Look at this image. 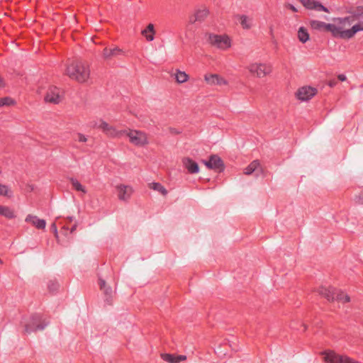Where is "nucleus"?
<instances>
[{
	"label": "nucleus",
	"mask_w": 363,
	"mask_h": 363,
	"mask_svg": "<svg viewBox=\"0 0 363 363\" xmlns=\"http://www.w3.org/2000/svg\"><path fill=\"white\" fill-rule=\"evenodd\" d=\"M40 314L35 313L29 318H23L21 324L24 327L26 333L30 334L37 330H43L48 325Z\"/></svg>",
	"instance_id": "obj_1"
},
{
	"label": "nucleus",
	"mask_w": 363,
	"mask_h": 363,
	"mask_svg": "<svg viewBox=\"0 0 363 363\" xmlns=\"http://www.w3.org/2000/svg\"><path fill=\"white\" fill-rule=\"evenodd\" d=\"M67 74L79 82H84L89 77V69L82 62H74L67 66Z\"/></svg>",
	"instance_id": "obj_2"
},
{
	"label": "nucleus",
	"mask_w": 363,
	"mask_h": 363,
	"mask_svg": "<svg viewBox=\"0 0 363 363\" xmlns=\"http://www.w3.org/2000/svg\"><path fill=\"white\" fill-rule=\"evenodd\" d=\"M318 293L329 301H337L342 303H347L350 301V298L347 294L336 290L333 286L326 287L321 286L318 289Z\"/></svg>",
	"instance_id": "obj_3"
},
{
	"label": "nucleus",
	"mask_w": 363,
	"mask_h": 363,
	"mask_svg": "<svg viewBox=\"0 0 363 363\" xmlns=\"http://www.w3.org/2000/svg\"><path fill=\"white\" fill-rule=\"evenodd\" d=\"M93 128H97L102 130V132L111 138H121L126 133V130H118L115 127L109 125L106 121H101L99 123L97 122H92L91 125Z\"/></svg>",
	"instance_id": "obj_4"
},
{
	"label": "nucleus",
	"mask_w": 363,
	"mask_h": 363,
	"mask_svg": "<svg viewBox=\"0 0 363 363\" xmlns=\"http://www.w3.org/2000/svg\"><path fill=\"white\" fill-rule=\"evenodd\" d=\"M323 355L326 363H360L347 356L339 355L330 350L324 352Z\"/></svg>",
	"instance_id": "obj_5"
},
{
	"label": "nucleus",
	"mask_w": 363,
	"mask_h": 363,
	"mask_svg": "<svg viewBox=\"0 0 363 363\" xmlns=\"http://www.w3.org/2000/svg\"><path fill=\"white\" fill-rule=\"evenodd\" d=\"M123 136L128 137L130 143L137 146H143L148 143L146 134L140 130H126Z\"/></svg>",
	"instance_id": "obj_6"
},
{
	"label": "nucleus",
	"mask_w": 363,
	"mask_h": 363,
	"mask_svg": "<svg viewBox=\"0 0 363 363\" xmlns=\"http://www.w3.org/2000/svg\"><path fill=\"white\" fill-rule=\"evenodd\" d=\"M249 71L257 77H264L272 72V67L269 64L253 63L248 67Z\"/></svg>",
	"instance_id": "obj_7"
},
{
	"label": "nucleus",
	"mask_w": 363,
	"mask_h": 363,
	"mask_svg": "<svg viewBox=\"0 0 363 363\" xmlns=\"http://www.w3.org/2000/svg\"><path fill=\"white\" fill-rule=\"evenodd\" d=\"M209 43L220 49H226L230 46V40L227 36L210 34Z\"/></svg>",
	"instance_id": "obj_8"
},
{
	"label": "nucleus",
	"mask_w": 363,
	"mask_h": 363,
	"mask_svg": "<svg viewBox=\"0 0 363 363\" xmlns=\"http://www.w3.org/2000/svg\"><path fill=\"white\" fill-rule=\"evenodd\" d=\"M202 162L210 169L223 170L224 164L221 158L217 155L210 156L208 160H202Z\"/></svg>",
	"instance_id": "obj_9"
},
{
	"label": "nucleus",
	"mask_w": 363,
	"mask_h": 363,
	"mask_svg": "<svg viewBox=\"0 0 363 363\" xmlns=\"http://www.w3.org/2000/svg\"><path fill=\"white\" fill-rule=\"evenodd\" d=\"M302 5L307 9L315 10L317 11H324L329 13L327 7L315 0H298Z\"/></svg>",
	"instance_id": "obj_10"
},
{
	"label": "nucleus",
	"mask_w": 363,
	"mask_h": 363,
	"mask_svg": "<svg viewBox=\"0 0 363 363\" xmlns=\"http://www.w3.org/2000/svg\"><path fill=\"white\" fill-rule=\"evenodd\" d=\"M315 89L312 88L311 86H303L298 90L296 93V96L299 100L302 101H306L311 99L313 96H315Z\"/></svg>",
	"instance_id": "obj_11"
},
{
	"label": "nucleus",
	"mask_w": 363,
	"mask_h": 363,
	"mask_svg": "<svg viewBox=\"0 0 363 363\" xmlns=\"http://www.w3.org/2000/svg\"><path fill=\"white\" fill-rule=\"evenodd\" d=\"M45 100L46 102L57 104L60 101V90L56 86H51L49 88L45 96Z\"/></svg>",
	"instance_id": "obj_12"
},
{
	"label": "nucleus",
	"mask_w": 363,
	"mask_h": 363,
	"mask_svg": "<svg viewBox=\"0 0 363 363\" xmlns=\"http://www.w3.org/2000/svg\"><path fill=\"white\" fill-rule=\"evenodd\" d=\"M118 199L121 201H127L130 199L133 189L128 185L120 184L116 186Z\"/></svg>",
	"instance_id": "obj_13"
},
{
	"label": "nucleus",
	"mask_w": 363,
	"mask_h": 363,
	"mask_svg": "<svg viewBox=\"0 0 363 363\" xmlns=\"http://www.w3.org/2000/svg\"><path fill=\"white\" fill-rule=\"evenodd\" d=\"M183 164L184 167L188 170V172L191 174H196L199 173V164L189 157H186L183 159Z\"/></svg>",
	"instance_id": "obj_14"
},
{
	"label": "nucleus",
	"mask_w": 363,
	"mask_h": 363,
	"mask_svg": "<svg viewBox=\"0 0 363 363\" xmlns=\"http://www.w3.org/2000/svg\"><path fill=\"white\" fill-rule=\"evenodd\" d=\"M26 222L31 223L38 229H44L46 222L44 219H40L36 216L28 215L25 219Z\"/></svg>",
	"instance_id": "obj_15"
},
{
	"label": "nucleus",
	"mask_w": 363,
	"mask_h": 363,
	"mask_svg": "<svg viewBox=\"0 0 363 363\" xmlns=\"http://www.w3.org/2000/svg\"><path fill=\"white\" fill-rule=\"evenodd\" d=\"M206 82L211 84L224 85L227 84V82L223 78L220 77L218 74H206L204 77Z\"/></svg>",
	"instance_id": "obj_16"
},
{
	"label": "nucleus",
	"mask_w": 363,
	"mask_h": 363,
	"mask_svg": "<svg viewBox=\"0 0 363 363\" xmlns=\"http://www.w3.org/2000/svg\"><path fill=\"white\" fill-rule=\"evenodd\" d=\"M123 54V50L118 47L113 48H104L103 51V56L105 59H111L112 57H117Z\"/></svg>",
	"instance_id": "obj_17"
},
{
	"label": "nucleus",
	"mask_w": 363,
	"mask_h": 363,
	"mask_svg": "<svg viewBox=\"0 0 363 363\" xmlns=\"http://www.w3.org/2000/svg\"><path fill=\"white\" fill-rule=\"evenodd\" d=\"M236 19L243 29H250L253 26V18L246 15H237Z\"/></svg>",
	"instance_id": "obj_18"
},
{
	"label": "nucleus",
	"mask_w": 363,
	"mask_h": 363,
	"mask_svg": "<svg viewBox=\"0 0 363 363\" xmlns=\"http://www.w3.org/2000/svg\"><path fill=\"white\" fill-rule=\"evenodd\" d=\"M309 24L311 28L313 30L318 31H326L327 26L328 23L318 20H311L309 21Z\"/></svg>",
	"instance_id": "obj_19"
},
{
	"label": "nucleus",
	"mask_w": 363,
	"mask_h": 363,
	"mask_svg": "<svg viewBox=\"0 0 363 363\" xmlns=\"http://www.w3.org/2000/svg\"><path fill=\"white\" fill-rule=\"evenodd\" d=\"M142 35L149 42L152 41L155 38V28L152 23L148 24L147 28L142 31Z\"/></svg>",
	"instance_id": "obj_20"
},
{
	"label": "nucleus",
	"mask_w": 363,
	"mask_h": 363,
	"mask_svg": "<svg viewBox=\"0 0 363 363\" xmlns=\"http://www.w3.org/2000/svg\"><path fill=\"white\" fill-rule=\"evenodd\" d=\"M103 294L104 295V303L105 305L111 306L112 304L113 301V290L111 286H106L104 288Z\"/></svg>",
	"instance_id": "obj_21"
},
{
	"label": "nucleus",
	"mask_w": 363,
	"mask_h": 363,
	"mask_svg": "<svg viewBox=\"0 0 363 363\" xmlns=\"http://www.w3.org/2000/svg\"><path fill=\"white\" fill-rule=\"evenodd\" d=\"M208 15V11L206 9L198 10L194 16V19H191V23L196 21H203Z\"/></svg>",
	"instance_id": "obj_22"
},
{
	"label": "nucleus",
	"mask_w": 363,
	"mask_h": 363,
	"mask_svg": "<svg viewBox=\"0 0 363 363\" xmlns=\"http://www.w3.org/2000/svg\"><path fill=\"white\" fill-rule=\"evenodd\" d=\"M347 12L355 19L363 18V6L350 9Z\"/></svg>",
	"instance_id": "obj_23"
},
{
	"label": "nucleus",
	"mask_w": 363,
	"mask_h": 363,
	"mask_svg": "<svg viewBox=\"0 0 363 363\" xmlns=\"http://www.w3.org/2000/svg\"><path fill=\"white\" fill-rule=\"evenodd\" d=\"M332 33L335 38H341L342 28L333 23H328L327 26V30Z\"/></svg>",
	"instance_id": "obj_24"
},
{
	"label": "nucleus",
	"mask_w": 363,
	"mask_h": 363,
	"mask_svg": "<svg viewBox=\"0 0 363 363\" xmlns=\"http://www.w3.org/2000/svg\"><path fill=\"white\" fill-rule=\"evenodd\" d=\"M309 33L305 27L301 26L299 28L298 30V38L301 43H306L309 40Z\"/></svg>",
	"instance_id": "obj_25"
},
{
	"label": "nucleus",
	"mask_w": 363,
	"mask_h": 363,
	"mask_svg": "<svg viewBox=\"0 0 363 363\" xmlns=\"http://www.w3.org/2000/svg\"><path fill=\"white\" fill-rule=\"evenodd\" d=\"M259 167L260 165L258 160H254L245 169L244 173L247 175H250L253 172H257Z\"/></svg>",
	"instance_id": "obj_26"
},
{
	"label": "nucleus",
	"mask_w": 363,
	"mask_h": 363,
	"mask_svg": "<svg viewBox=\"0 0 363 363\" xmlns=\"http://www.w3.org/2000/svg\"><path fill=\"white\" fill-rule=\"evenodd\" d=\"M358 28L355 27L354 25L351 28L347 30H342L341 32V38L343 39H350L352 38L357 33V30Z\"/></svg>",
	"instance_id": "obj_27"
},
{
	"label": "nucleus",
	"mask_w": 363,
	"mask_h": 363,
	"mask_svg": "<svg viewBox=\"0 0 363 363\" xmlns=\"http://www.w3.org/2000/svg\"><path fill=\"white\" fill-rule=\"evenodd\" d=\"M0 216L7 218H13L15 217L13 211L9 207L0 205Z\"/></svg>",
	"instance_id": "obj_28"
},
{
	"label": "nucleus",
	"mask_w": 363,
	"mask_h": 363,
	"mask_svg": "<svg viewBox=\"0 0 363 363\" xmlns=\"http://www.w3.org/2000/svg\"><path fill=\"white\" fill-rule=\"evenodd\" d=\"M150 185L151 189L160 192L164 196L167 194V189L160 183L152 182Z\"/></svg>",
	"instance_id": "obj_29"
},
{
	"label": "nucleus",
	"mask_w": 363,
	"mask_h": 363,
	"mask_svg": "<svg viewBox=\"0 0 363 363\" xmlns=\"http://www.w3.org/2000/svg\"><path fill=\"white\" fill-rule=\"evenodd\" d=\"M189 77L184 72L177 70L175 74V79L179 83H184L187 81Z\"/></svg>",
	"instance_id": "obj_30"
},
{
	"label": "nucleus",
	"mask_w": 363,
	"mask_h": 363,
	"mask_svg": "<svg viewBox=\"0 0 363 363\" xmlns=\"http://www.w3.org/2000/svg\"><path fill=\"white\" fill-rule=\"evenodd\" d=\"M0 196L11 197L13 196V193L7 185L0 183Z\"/></svg>",
	"instance_id": "obj_31"
},
{
	"label": "nucleus",
	"mask_w": 363,
	"mask_h": 363,
	"mask_svg": "<svg viewBox=\"0 0 363 363\" xmlns=\"http://www.w3.org/2000/svg\"><path fill=\"white\" fill-rule=\"evenodd\" d=\"M71 183H72V185L73 186V187L75 189V190H77L78 191H82L84 194H85L86 192L84 186H83L77 179L72 178Z\"/></svg>",
	"instance_id": "obj_32"
},
{
	"label": "nucleus",
	"mask_w": 363,
	"mask_h": 363,
	"mask_svg": "<svg viewBox=\"0 0 363 363\" xmlns=\"http://www.w3.org/2000/svg\"><path fill=\"white\" fill-rule=\"evenodd\" d=\"M162 358L164 361L169 363H177L176 355L172 354H162Z\"/></svg>",
	"instance_id": "obj_33"
},
{
	"label": "nucleus",
	"mask_w": 363,
	"mask_h": 363,
	"mask_svg": "<svg viewBox=\"0 0 363 363\" xmlns=\"http://www.w3.org/2000/svg\"><path fill=\"white\" fill-rule=\"evenodd\" d=\"M48 287L50 292H55L58 289L59 284L55 280H50L48 283Z\"/></svg>",
	"instance_id": "obj_34"
},
{
	"label": "nucleus",
	"mask_w": 363,
	"mask_h": 363,
	"mask_svg": "<svg viewBox=\"0 0 363 363\" xmlns=\"http://www.w3.org/2000/svg\"><path fill=\"white\" fill-rule=\"evenodd\" d=\"M14 104V101L10 97L0 98V107Z\"/></svg>",
	"instance_id": "obj_35"
},
{
	"label": "nucleus",
	"mask_w": 363,
	"mask_h": 363,
	"mask_svg": "<svg viewBox=\"0 0 363 363\" xmlns=\"http://www.w3.org/2000/svg\"><path fill=\"white\" fill-rule=\"evenodd\" d=\"M355 201L357 203L363 204V191L355 196Z\"/></svg>",
	"instance_id": "obj_36"
},
{
	"label": "nucleus",
	"mask_w": 363,
	"mask_h": 363,
	"mask_svg": "<svg viewBox=\"0 0 363 363\" xmlns=\"http://www.w3.org/2000/svg\"><path fill=\"white\" fill-rule=\"evenodd\" d=\"M99 287H100V289L101 290H103L104 288L106 287V283L105 281V280H104L103 279L101 278H99Z\"/></svg>",
	"instance_id": "obj_37"
},
{
	"label": "nucleus",
	"mask_w": 363,
	"mask_h": 363,
	"mask_svg": "<svg viewBox=\"0 0 363 363\" xmlns=\"http://www.w3.org/2000/svg\"><path fill=\"white\" fill-rule=\"evenodd\" d=\"M356 28L358 29L357 30V32L363 31V21L359 22L354 25Z\"/></svg>",
	"instance_id": "obj_38"
},
{
	"label": "nucleus",
	"mask_w": 363,
	"mask_h": 363,
	"mask_svg": "<svg viewBox=\"0 0 363 363\" xmlns=\"http://www.w3.org/2000/svg\"><path fill=\"white\" fill-rule=\"evenodd\" d=\"M186 357L185 355H176L177 363L186 359Z\"/></svg>",
	"instance_id": "obj_39"
},
{
	"label": "nucleus",
	"mask_w": 363,
	"mask_h": 363,
	"mask_svg": "<svg viewBox=\"0 0 363 363\" xmlns=\"http://www.w3.org/2000/svg\"><path fill=\"white\" fill-rule=\"evenodd\" d=\"M78 140L79 142H82V143H84L86 141V138L84 135L83 134H79L78 135Z\"/></svg>",
	"instance_id": "obj_40"
},
{
	"label": "nucleus",
	"mask_w": 363,
	"mask_h": 363,
	"mask_svg": "<svg viewBox=\"0 0 363 363\" xmlns=\"http://www.w3.org/2000/svg\"><path fill=\"white\" fill-rule=\"evenodd\" d=\"M51 229H52V230L55 233V234L57 236V225H56V224L55 223H53L51 225Z\"/></svg>",
	"instance_id": "obj_41"
},
{
	"label": "nucleus",
	"mask_w": 363,
	"mask_h": 363,
	"mask_svg": "<svg viewBox=\"0 0 363 363\" xmlns=\"http://www.w3.org/2000/svg\"><path fill=\"white\" fill-rule=\"evenodd\" d=\"M287 7L294 12H298V9L293 4H289Z\"/></svg>",
	"instance_id": "obj_42"
},
{
	"label": "nucleus",
	"mask_w": 363,
	"mask_h": 363,
	"mask_svg": "<svg viewBox=\"0 0 363 363\" xmlns=\"http://www.w3.org/2000/svg\"><path fill=\"white\" fill-rule=\"evenodd\" d=\"M337 77H338V79L340 80L341 82H344L347 79L346 76L343 74H339Z\"/></svg>",
	"instance_id": "obj_43"
},
{
	"label": "nucleus",
	"mask_w": 363,
	"mask_h": 363,
	"mask_svg": "<svg viewBox=\"0 0 363 363\" xmlns=\"http://www.w3.org/2000/svg\"><path fill=\"white\" fill-rule=\"evenodd\" d=\"M76 228H77V225H73V226L72 227V228H71V233L74 232V231L76 230Z\"/></svg>",
	"instance_id": "obj_44"
},
{
	"label": "nucleus",
	"mask_w": 363,
	"mask_h": 363,
	"mask_svg": "<svg viewBox=\"0 0 363 363\" xmlns=\"http://www.w3.org/2000/svg\"><path fill=\"white\" fill-rule=\"evenodd\" d=\"M302 328H303L302 331H305L307 329L306 325L304 324L302 325Z\"/></svg>",
	"instance_id": "obj_45"
},
{
	"label": "nucleus",
	"mask_w": 363,
	"mask_h": 363,
	"mask_svg": "<svg viewBox=\"0 0 363 363\" xmlns=\"http://www.w3.org/2000/svg\"><path fill=\"white\" fill-rule=\"evenodd\" d=\"M350 18V17L347 16V17L344 18L342 20L345 21H349Z\"/></svg>",
	"instance_id": "obj_46"
},
{
	"label": "nucleus",
	"mask_w": 363,
	"mask_h": 363,
	"mask_svg": "<svg viewBox=\"0 0 363 363\" xmlns=\"http://www.w3.org/2000/svg\"><path fill=\"white\" fill-rule=\"evenodd\" d=\"M329 85H330V86H333L335 85V82H330Z\"/></svg>",
	"instance_id": "obj_47"
},
{
	"label": "nucleus",
	"mask_w": 363,
	"mask_h": 363,
	"mask_svg": "<svg viewBox=\"0 0 363 363\" xmlns=\"http://www.w3.org/2000/svg\"><path fill=\"white\" fill-rule=\"evenodd\" d=\"M69 220H73V217H69Z\"/></svg>",
	"instance_id": "obj_48"
}]
</instances>
